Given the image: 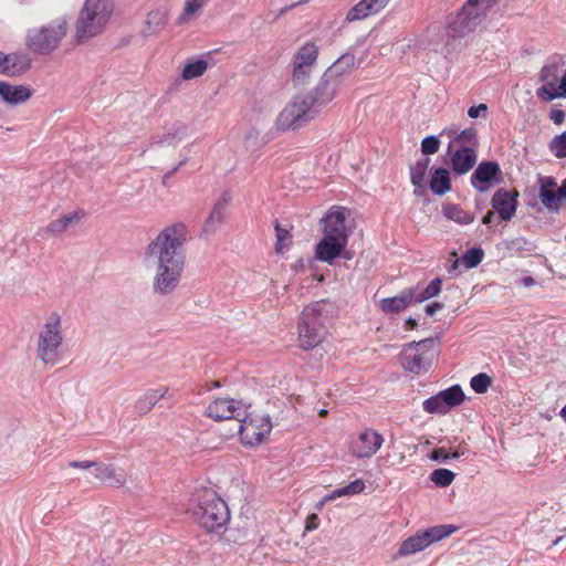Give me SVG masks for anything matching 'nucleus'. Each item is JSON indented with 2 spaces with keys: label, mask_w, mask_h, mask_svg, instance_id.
Returning a JSON list of instances; mask_svg holds the SVG:
<instances>
[{
  "label": "nucleus",
  "mask_w": 566,
  "mask_h": 566,
  "mask_svg": "<svg viewBox=\"0 0 566 566\" xmlns=\"http://www.w3.org/2000/svg\"><path fill=\"white\" fill-rule=\"evenodd\" d=\"M187 241L185 224L164 228L148 244L144 254L145 266L151 273V291L158 296L174 294L184 276Z\"/></svg>",
  "instance_id": "obj_1"
},
{
  "label": "nucleus",
  "mask_w": 566,
  "mask_h": 566,
  "mask_svg": "<svg viewBox=\"0 0 566 566\" xmlns=\"http://www.w3.org/2000/svg\"><path fill=\"white\" fill-rule=\"evenodd\" d=\"M190 514L193 521L209 533L224 530L230 520L226 502L211 490H203L197 494Z\"/></svg>",
  "instance_id": "obj_2"
},
{
  "label": "nucleus",
  "mask_w": 566,
  "mask_h": 566,
  "mask_svg": "<svg viewBox=\"0 0 566 566\" xmlns=\"http://www.w3.org/2000/svg\"><path fill=\"white\" fill-rule=\"evenodd\" d=\"M63 323L57 312L50 313L36 334L35 357L43 365L55 366L63 353Z\"/></svg>",
  "instance_id": "obj_3"
},
{
  "label": "nucleus",
  "mask_w": 566,
  "mask_h": 566,
  "mask_svg": "<svg viewBox=\"0 0 566 566\" xmlns=\"http://www.w3.org/2000/svg\"><path fill=\"white\" fill-rule=\"evenodd\" d=\"M69 28L66 15H59L46 23L30 28L25 34V46L34 54L50 55L60 48Z\"/></svg>",
  "instance_id": "obj_4"
},
{
  "label": "nucleus",
  "mask_w": 566,
  "mask_h": 566,
  "mask_svg": "<svg viewBox=\"0 0 566 566\" xmlns=\"http://www.w3.org/2000/svg\"><path fill=\"white\" fill-rule=\"evenodd\" d=\"M442 135H448L451 139L448 146L450 155V165L458 175L469 172L478 160V138L476 132L472 128L463 129L458 133L455 129H444Z\"/></svg>",
  "instance_id": "obj_5"
},
{
  "label": "nucleus",
  "mask_w": 566,
  "mask_h": 566,
  "mask_svg": "<svg viewBox=\"0 0 566 566\" xmlns=\"http://www.w3.org/2000/svg\"><path fill=\"white\" fill-rule=\"evenodd\" d=\"M114 12L112 0H85L75 24V38L87 41L103 32Z\"/></svg>",
  "instance_id": "obj_6"
},
{
  "label": "nucleus",
  "mask_w": 566,
  "mask_h": 566,
  "mask_svg": "<svg viewBox=\"0 0 566 566\" xmlns=\"http://www.w3.org/2000/svg\"><path fill=\"white\" fill-rule=\"evenodd\" d=\"M326 303L317 301L304 307L297 324L298 346L303 350H311L319 346L327 334L322 315Z\"/></svg>",
  "instance_id": "obj_7"
},
{
  "label": "nucleus",
  "mask_w": 566,
  "mask_h": 566,
  "mask_svg": "<svg viewBox=\"0 0 566 566\" xmlns=\"http://www.w3.org/2000/svg\"><path fill=\"white\" fill-rule=\"evenodd\" d=\"M311 103L304 95L294 96L279 113L275 128L279 132L297 130L308 124L317 116V109Z\"/></svg>",
  "instance_id": "obj_8"
},
{
  "label": "nucleus",
  "mask_w": 566,
  "mask_h": 566,
  "mask_svg": "<svg viewBox=\"0 0 566 566\" xmlns=\"http://www.w3.org/2000/svg\"><path fill=\"white\" fill-rule=\"evenodd\" d=\"M542 85L536 90V96L551 102L556 98H566V71L563 73L559 61L552 60L538 73Z\"/></svg>",
  "instance_id": "obj_9"
},
{
  "label": "nucleus",
  "mask_w": 566,
  "mask_h": 566,
  "mask_svg": "<svg viewBox=\"0 0 566 566\" xmlns=\"http://www.w3.org/2000/svg\"><path fill=\"white\" fill-rule=\"evenodd\" d=\"M238 433L244 446L260 444L271 432L272 422L268 415L248 411L238 420Z\"/></svg>",
  "instance_id": "obj_10"
},
{
  "label": "nucleus",
  "mask_w": 566,
  "mask_h": 566,
  "mask_svg": "<svg viewBox=\"0 0 566 566\" xmlns=\"http://www.w3.org/2000/svg\"><path fill=\"white\" fill-rule=\"evenodd\" d=\"M455 530L457 527L452 525H437L419 531L401 542L397 551V556L406 557L420 553L433 543L450 536Z\"/></svg>",
  "instance_id": "obj_11"
},
{
  "label": "nucleus",
  "mask_w": 566,
  "mask_h": 566,
  "mask_svg": "<svg viewBox=\"0 0 566 566\" xmlns=\"http://www.w3.org/2000/svg\"><path fill=\"white\" fill-rule=\"evenodd\" d=\"M434 339L427 338L406 345L401 352L402 365L411 373L419 374L434 357Z\"/></svg>",
  "instance_id": "obj_12"
},
{
  "label": "nucleus",
  "mask_w": 566,
  "mask_h": 566,
  "mask_svg": "<svg viewBox=\"0 0 566 566\" xmlns=\"http://www.w3.org/2000/svg\"><path fill=\"white\" fill-rule=\"evenodd\" d=\"M495 3L496 0H468L457 15L454 29L462 34L473 31Z\"/></svg>",
  "instance_id": "obj_13"
},
{
  "label": "nucleus",
  "mask_w": 566,
  "mask_h": 566,
  "mask_svg": "<svg viewBox=\"0 0 566 566\" xmlns=\"http://www.w3.org/2000/svg\"><path fill=\"white\" fill-rule=\"evenodd\" d=\"M465 395L459 385H453L437 392L422 402L424 412L429 415H447L451 409L463 403Z\"/></svg>",
  "instance_id": "obj_14"
},
{
  "label": "nucleus",
  "mask_w": 566,
  "mask_h": 566,
  "mask_svg": "<svg viewBox=\"0 0 566 566\" xmlns=\"http://www.w3.org/2000/svg\"><path fill=\"white\" fill-rule=\"evenodd\" d=\"M348 241L335 238L333 235L323 234L322 239L316 243L314 249V256L316 260L326 262L329 265L334 264L338 258L352 260L353 252L347 248Z\"/></svg>",
  "instance_id": "obj_15"
},
{
  "label": "nucleus",
  "mask_w": 566,
  "mask_h": 566,
  "mask_svg": "<svg viewBox=\"0 0 566 566\" xmlns=\"http://www.w3.org/2000/svg\"><path fill=\"white\" fill-rule=\"evenodd\" d=\"M384 436L371 428H364L350 442L349 451L357 459L371 458L384 444Z\"/></svg>",
  "instance_id": "obj_16"
},
{
  "label": "nucleus",
  "mask_w": 566,
  "mask_h": 566,
  "mask_svg": "<svg viewBox=\"0 0 566 566\" xmlns=\"http://www.w3.org/2000/svg\"><path fill=\"white\" fill-rule=\"evenodd\" d=\"M318 57V48L307 42L302 45L293 59V77L297 82L305 81L314 71Z\"/></svg>",
  "instance_id": "obj_17"
},
{
  "label": "nucleus",
  "mask_w": 566,
  "mask_h": 566,
  "mask_svg": "<svg viewBox=\"0 0 566 566\" xmlns=\"http://www.w3.org/2000/svg\"><path fill=\"white\" fill-rule=\"evenodd\" d=\"M248 408L249 407L240 400L220 397L208 405L206 415L214 420H239L245 415V409Z\"/></svg>",
  "instance_id": "obj_18"
},
{
  "label": "nucleus",
  "mask_w": 566,
  "mask_h": 566,
  "mask_svg": "<svg viewBox=\"0 0 566 566\" xmlns=\"http://www.w3.org/2000/svg\"><path fill=\"white\" fill-rule=\"evenodd\" d=\"M347 214L345 208H331L321 221L323 234L348 241L352 230L346 224Z\"/></svg>",
  "instance_id": "obj_19"
},
{
  "label": "nucleus",
  "mask_w": 566,
  "mask_h": 566,
  "mask_svg": "<svg viewBox=\"0 0 566 566\" xmlns=\"http://www.w3.org/2000/svg\"><path fill=\"white\" fill-rule=\"evenodd\" d=\"M343 87L344 85L324 74L314 91L304 96L312 101V107L317 109L318 114L321 108L329 104Z\"/></svg>",
  "instance_id": "obj_20"
},
{
  "label": "nucleus",
  "mask_w": 566,
  "mask_h": 566,
  "mask_svg": "<svg viewBox=\"0 0 566 566\" xmlns=\"http://www.w3.org/2000/svg\"><path fill=\"white\" fill-rule=\"evenodd\" d=\"M517 197L518 192L516 190L501 188L495 191L491 205L502 220L509 221L514 217L517 209Z\"/></svg>",
  "instance_id": "obj_21"
},
{
  "label": "nucleus",
  "mask_w": 566,
  "mask_h": 566,
  "mask_svg": "<svg viewBox=\"0 0 566 566\" xmlns=\"http://www.w3.org/2000/svg\"><path fill=\"white\" fill-rule=\"evenodd\" d=\"M501 172L496 161H482L478 165L471 176V185L480 192H485L490 188V182Z\"/></svg>",
  "instance_id": "obj_22"
},
{
  "label": "nucleus",
  "mask_w": 566,
  "mask_h": 566,
  "mask_svg": "<svg viewBox=\"0 0 566 566\" xmlns=\"http://www.w3.org/2000/svg\"><path fill=\"white\" fill-rule=\"evenodd\" d=\"M94 476L99 482L112 488H122L127 481V474L123 468L102 462L97 463Z\"/></svg>",
  "instance_id": "obj_23"
},
{
  "label": "nucleus",
  "mask_w": 566,
  "mask_h": 566,
  "mask_svg": "<svg viewBox=\"0 0 566 566\" xmlns=\"http://www.w3.org/2000/svg\"><path fill=\"white\" fill-rule=\"evenodd\" d=\"M84 217L85 212L83 210L69 211L52 220L45 227V232L51 235H61L69 229L80 226Z\"/></svg>",
  "instance_id": "obj_24"
},
{
  "label": "nucleus",
  "mask_w": 566,
  "mask_h": 566,
  "mask_svg": "<svg viewBox=\"0 0 566 566\" xmlns=\"http://www.w3.org/2000/svg\"><path fill=\"white\" fill-rule=\"evenodd\" d=\"M390 0H360L346 14V21L354 22L381 11Z\"/></svg>",
  "instance_id": "obj_25"
},
{
  "label": "nucleus",
  "mask_w": 566,
  "mask_h": 566,
  "mask_svg": "<svg viewBox=\"0 0 566 566\" xmlns=\"http://www.w3.org/2000/svg\"><path fill=\"white\" fill-rule=\"evenodd\" d=\"M412 303H415L412 290L406 289L398 295L380 300L379 308L385 314H398L407 310Z\"/></svg>",
  "instance_id": "obj_26"
},
{
  "label": "nucleus",
  "mask_w": 566,
  "mask_h": 566,
  "mask_svg": "<svg viewBox=\"0 0 566 566\" xmlns=\"http://www.w3.org/2000/svg\"><path fill=\"white\" fill-rule=\"evenodd\" d=\"M355 64V56L346 54L340 56L324 74L345 86Z\"/></svg>",
  "instance_id": "obj_27"
},
{
  "label": "nucleus",
  "mask_w": 566,
  "mask_h": 566,
  "mask_svg": "<svg viewBox=\"0 0 566 566\" xmlns=\"http://www.w3.org/2000/svg\"><path fill=\"white\" fill-rule=\"evenodd\" d=\"M539 182V199L543 206L548 210H558L563 196L559 193V189L555 191L557 186L555 179L553 177H543Z\"/></svg>",
  "instance_id": "obj_28"
},
{
  "label": "nucleus",
  "mask_w": 566,
  "mask_h": 566,
  "mask_svg": "<svg viewBox=\"0 0 566 566\" xmlns=\"http://www.w3.org/2000/svg\"><path fill=\"white\" fill-rule=\"evenodd\" d=\"M32 95L25 85H12L3 82L0 85V98L9 105H18L27 102Z\"/></svg>",
  "instance_id": "obj_29"
},
{
  "label": "nucleus",
  "mask_w": 566,
  "mask_h": 566,
  "mask_svg": "<svg viewBox=\"0 0 566 566\" xmlns=\"http://www.w3.org/2000/svg\"><path fill=\"white\" fill-rule=\"evenodd\" d=\"M168 395L169 388L166 386L148 389L138 398L135 403V409L140 415L148 413L159 400L166 398Z\"/></svg>",
  "instance_id": "obj_30"
},
{
  "label": "nucleus",
  "mask_w": 566,
  "mask_h": 566,
  "mask_svg": "<svg viewBox=\"0 0 566 566\" xmlns=\"http://www.w3.org/2000/svg\"><path fill=\"white\" fill-rule=\"evenodd\" d=\"M31 66V59L25 53H10L7 54L4 74L15 76L24 73Z\"/></svg>",
  "instance_id": "obj_31"
},
{
  "label": "nucleus",
  "mask_w": 566,
  "mask_h": 566,
  "mask_svg": "<svg viewBox=\"0 0 566 566\" xmlns=\"http://www.w3.org/2000/svg\"><path fill=\"white\" fill-rule=\"evenodd\" d=\"M229 202V198L224 195L217 203L213 206L206 223L203 227V231L208 234L213 233L223 222L224 211L227 205Z\"/></svg>",
  "instance_id": "obj_32"
},
{
  "label": "nucleus",
  "mask_w": 566,
  "mask_h": 566,
  "mask_svg": "<svg viewBox=\"0 0 566 566\" xmlns=\"http://www.w3.org/2000/svg\"><path fill=\"white\" fill-rule=\"evenodd\" d=\"M429 165L430 159L422 158L410 168V179L415 186V195L417 196H422L424 192L426 176Z\"/></svg>",
  "instance_id": "obj_33"
},
{
  "label": "nucleus",
  "mask_w": 566,
  "mask_h": 566,
  "mask_svg": "<svg viewBox=\"0 0 566 566\" xmlns=\"http://www.w3.org/2000/svg\"><path fill=\"white\" fill-rule=\"evenodd\" d=\"M429 187L437 196H443L451 189L449 171L444 168H437L430 179Z\"/></svg>",
  "instance_id": "obj_34"
},
{
  "label": "nucleus",
  "mask_w": 566,
  "mask_h": 566,
  "mask_svg": "<svg viewBox=\"0 0 566 566\" xmlns=\"http://www.w3.org/2000/svg\"><path fill=\"white\" fill-rule=\"evenodd\" d=\"M442 211H443V216L447 219L454 221L462 226L470 224L475 219L473 213L463 210L458 205H451V203L444 205Z\"/></svg>",
  "instance_id": "obj_35"
},
{
  "label": "nucleus",
  "mask_w": 566,
  "mask_h": 566,
  "mask_svg": "<svg viewBox=\"0 0 566 566\" xmlns=\"http://www.w3.org/2000/svg\"><path fill=\"white\" fill-rule=\"evenodd\" d=\"M208 70V62L205 59L188 60L181 71V78L190 81L200 77Z\"/></svg>",
  "instance_id": "obj_36"
},
{
  "label": "nucleus",
  "mask_w": 566,
  "mask_h": 566,
  "mask_svg": "<svg viewBox=\"0 0 566 566\" xmlns=\"http://www.w3.org/2000/svg\"><path fill=\"white\" fill-rule=\"evenodd\" d=\"M208 0H186L184 10L178 18L179 24L188 23L189 21L201 14Z\"/></svg>",
  "instance_id": "obj_37"
},
{
  "label": "nucleus",
  "mask_w": 566,
  "mask_h": 566,
  "mask_svg": "<svg viewBox=\"0 0 566 566\" xmlns=\"http://www.w3.org/2000/svg\"><path fill=\"white\" fill-rule=\"evenodd\" d=\"M186 134V129L182 126L171 127L167 132L157 135L155 137V143L159 146H172L175 147L177 144H179Z\"/></svg>",
  "instance_id": "obj_38"
},
{
  "label": "nucleus",
  "mask_w": 566,
  "mask_h": 566,
  "mask_svg": "<svg viewBox=\"0 0 566 566\" xmlns=\"http://www.w3.org/2000/svg\"><path fill=\"white\" fill-rule=\"evenodd\" d=\"M166 22H167V17L164 11H160V10L151 11L148 13V15L146 18L145 32L148 35L157 34L164 28Z\"/></svg>",
  "instance_id": "obj_39"
},
{
  "label": "nucleus",
  "mask_w": 566,
  "mask_h": 566,
  "mask_svg": "<svg viewBox=\"0 0 566 566\" xmlns=\"http://www.w3.org/2000/svg\"><path fill=\"white\" fill-rule=\"evenodd\" d=\"M441 279H434L421 292H419L417 287H409L412 290L415 303H422L431 297L437 296L441 292Z\"/></svg>",
  "instance_id": "obj_40"
},
{
  "label": "nucleus",
  "mask_w": 566,
  "mask_h": 566,
  "mask_svg": "<svg viewBox=\"0 0 566 566\" xmlns=\"http://www.w3.org/2000/svg\"><path fill=\"white\" fill-rule=\"evenodd\" d=\"M275 237L276 244L275 251L277 253H283L287 250L292 243V235L289 229L281 227L277 222L275 223Z\"/></svg>",
  "instance_id": "obj_41"
},
{
  "label": "nucleus",
  "mask_w": 566,
  "mask_h": 566,
  "mask_svg": "<svg viewBox=\"0 0 566 566\" xmlns=\"http://www.w3.org/2000/svg\"><path fill=\"white\" fill-rule=\"evenodd\" d=\"M483 258L484 251L481 248L475 247L465 251L461 261L465 269H473L482 262Z\"/></svg>",
  "instance_id": "obj_42"
},
{
  "label": "nucleus",
  "mask_w": 566,
  "mask_h": 566,
  "mask_svg": "<svg viewBox=\"0 0 566 566\" xmlns=\"http://www.w3.org/2000/svg\"><path fill=\"white\" fill-rule=\"evenodd\" d=\"M455 474L448 469H437L430 474V480L439 488H447L454 481Z\"/></svg>",
  "instance_id": "obj_43"
},
{
  "label": "nucleus",
  "mask_w": 566,
  "mask_h": 566,
  "mask_svg": "<svg viewBox=\"0 0 566 566\" xmlns=\"http://www.w3.org/2000/svg\"><path fill=\"white\" fill-rule=\"evenodd\" d=\"M549 150L556 158H566V133H562L552 139Z\"/></svg>",
  "instance_id": "obj_44"
},
{
  "label": "nucleus",
  "mask_w": 566,
  "mask_h": 566,
  "mask_svg": "<svg viewBox=\"0 0 566 566\" xmlns=\"http://www.w3.org/2000/svg\"><path fill=\"white\" fill-rule=\"evenodd\" d=\"M491 382H492L491 377L484 373H481L471 378L470 385H471V388L476 394H484L491 386Z\"/></svg>",
  "instance_id": "obj_45"
},
{
  "label": "nucleus",
  "mask_w": 566,
  "mask_h": 566,
  "mask_svg": "<svg viewBox=\"0 0 566 566\" xmlns=\"http://www.w3.org/2000/svg\"><path fill=\"white\" fill-rule=\"evenodd\" d=\"M244 143L248 148H258V147L263 146L266 142H265L264 137L261 135L260 129H258L255 127H251L245 133Z\"/></svg>",
  "instance_id": "obj_46"
},
{
  "label": "nucleus",
  "mask_w": 566,
  "mask_h": 566,
  "mask_svg": "<svg viewBox=\"0 0 566 566\" xmlns=\"http://www.w3.org/2000/svg\"><path fill=\"white\" fill-rule=\"evenodd\" d=\"M464 450H454L452 453H449L444 448H437L431 453V460L447 462L450 459H459L464 455Z\"/></svg>",
  "instance_id": "obj_47"
},
{
  "label": "nucleus",
  "mask_w": 566,
  "mask_h": 566,
  "mask_svg": "<svg viewBox=\"0 0 566 566\" xmlns=\"http://www.w3.org/2000/svg\"><path fill=\"white\" fill-rule=\"evenodd\" d=\"M440 149V140L437 136H427L421 142V151L424 155H433Z\"/></svg>",
  "instance_id": "obj_48"
},
{
  "label": "nucleus",
  "mask_w": 566,
  "mask_h": 566,
  "mask_svg": "<svg viewBox=\"0 0 566 566\" xmlns=\"http://www.w3.org/2000/svg\"><path fill=\"white\" fill-rule=\"evenodd\" d=\"M365 482L361 479H357L344 486L346 496L359 494L365 490Z\"/></svg>",
  "instance_id": "obj_49"
},
{
  "label": "nucleus",
  "mask_w": 566,
  "mask_h": 566,
  "mask_svg": "<svg viewBox=\"0 0 566 566\" xmlns=\"http://www.w3.org/2000/svg\"><path fill=\"white\" fill-rule=\"evenodd\" d=\"M98 462H95V461H88V460H83V461H71L69 463V467L70 468H73V469H80V470H90V469H94V471L96 470V465H97Z\"/></svg>",
  "instance_id": "obj_50"
},
{
  "label": "nucleus",
  "mask_w": 566,
  "mask_h": 566,
  "mask_svg": "<svg viewBox=\"0 0 566 566\" xmlns=\"http://www.w3.org/2000/svg\"><path fill=\"white\" fill-rule=\"evenodd\" d=\"M488 112L486 104H480L478 106H472L468 111V115L471 118H478L479 116H485Z\"/></svg>",
  "instance_id": "obj_51"
},
{
  "label": "nucleus",
  "mask_w": 566,
  "mask_h": 566,
  "mask_svg": "<svg viewBox=\"0 0 566 566\" xmlns=\"http://www.w3.org/2000/svg\"><path fill=\"white\" fill-rule=\"evenodd\" d=\"M318 524H319V518H318L317 514L313 513V514L308 515L306 518L305 530L306 531L316 530L318 527Z\"/></svg>",
  "instance_id": "obj_52"
},
{
  "label": "nucleus",
  "mask_w": 566,
  "mask_h": 566,
  "mask_svg": "<svg viewBox=\"0 0 566 566\" xmlns=\"http://www.w3.org/2000/svg\"><path fill=\"white\" fill-rule=\"evenodd\" d=\"M549 118L556 124L560 125L565 120V113L562 109H552Z\"/></svg>",
  "instance_id": "obj_53"
},
{
  "label": "nucleus",
  "mask_w": 566,
  "mask_h": 566,
  "mask_svg": "<svg viewBox=\"0 0 566 566\" xmlns=\"http://www.w3.org/2000/svg\"><path fill=\"white\" fill-rule=\"evenodd\" d=\"M340 496H346L344 488H339V489L334 490L331 494L326 495L323 499V502H329V501H333V500H335L337 497H340Z\"/></svg>",
  "instance_id": "obj_54"
},
{
  "label": "nucleus",
  "mask_w": 566,
  "mask_h": 566,
  "mask_svg": "<svg viewBox=\"0 0 566 566\" xmlns=\"http://www.w3.org/2000/svg\"><path fill=\"white\" fill-rule=\"evenodd\" d=\"M442 304L441 303H438V302H434V303H431L429 305L426 306L424 311H426V314L429 315V316H432L434 315L437 312H439L440 310H442Z\"/></svg>",
  "instance_id": "obj_55"
},
{
  "label": "nucleus",
  "mask_w": 566,
  "mask_h": 566,
  "mask_svg": "<svg viewBox=\"0 0 566 566\" xmlns=\"http://www.w3.org/2000/svg\"><path fill=\"white\" fill-rule=\"evenodd\" d=\"M461 263H462L461 259H455L448 269L449 274L458 275L460 273L459 268H460Z\"/></svg>",
  "instance_id": "obj_56"
},
{
  "label": "nucleus",
  "mask_w": 566,
  "mask_h": 566,
  "mask_svg": "<svg viewBox=\"0 0 566 566\" xmlns=\"http://www.w3.org/2000/svg\"><path fill=\"white\" fill-rule=\"evenodd\" d=\"M493 217H494V212L493 211H488L486 214L483 217L482 219V222L484 224H490L493 220Z\"/></svg>",
  "instance_id": "obj_57"
},
{
  "label": "nucleus",
  "mask_w": 566,
  "mask_h": 566,
  "mask_svg": "<svg viewBox=\"0 0 566 566\" xmlns=\"http://www.w3.org/2000/svg\"><path fill=\"white\" fill-rule=\"evenodd\" d=\"M6 61H7V54H4L3 52H0V73H3V74H4Z\"/></svg>",
  "instance_id": "obj_58"
},
{
  "label": "nucleus",
  "mask_w": 566,
  "mask_h": 566,
  "mask_svg": "<svg viewBox=\"0 0 566 566\" xmlns=\"http://www.w3.org/2000/svg\"><path fill=\"white\" fill-rule=\"evenodd\" d=\"M522 284L526 287H531L535 284V281L532 276H526L522 280Z\"/></svg>",
  "instance_id": "obj_59"
},
{
  "label": "nucleus",
  "mask_w": 566,
  "mask_h": 566,
  "mask_svg": "<svg viewBox=\"0 0 566 566\" xmlns=\"http://www.w3.org/2000/svg\"><path fill=\"white\" fill-rule=\"evenodd\" d=\"M406 326L409 329H413L417 326V321L411 318V317H409V318L406 319Z\"/></svg>",
  "instance_id": "obj_60"
},
{
  "label": "nucleus",
  "mask_w": 566,
  "mask_h": 566,
  "mask_svg": "<svg viewBox=\"0 0 566 566\" xmlns=\"http://www.w3.org/2000/svg\"><path fill=\"white\" fill-rule=\"evenodd\" d=\"M559 193L563 196V198H566V179L563 181L559 188Z\"/></svg>",
  "instance_id": "obj_61"
},
{
  "label": "nucleus",
  "mask_w": 566,
  "mask_h": 566,
  "mask_svg": "<svg viewBox=\"0 0 566 566\" xmlns=\"http://www.w3.org/2000/svg\"><path fill=\"white\" fill-rule=\"evenodd\" d=\"M559 416L566 421V405L562 408Z\"/></svg>",
  "instance_id": "obj_62"
},
{
  "label": "nucleus",
  "mask_w": 566,
  "mask_h": 566,
  "mask_svg": "<svg viewBox=\"0 0 566 566\" xmlns=\"http://www.w3.org/2000/svg\"><path fill=\"white\" fill-rule=\"evenodd\" d=\"M326 415H327V410H326V409H321V410L318 411V416H319V417H325Z\"/></svg>",
  "instance_id": "obj_63"
},
{
  "label": "nucleus",
  "mask_w": 566,
  "mask_h": 566,
  "mask_svg": "<svg viewBox=\"0 0 566 566\" xmlns=\"http://www.w3.org/2000/svg\"><path fill=\"white\" fill-rule=\"evenodd\" d=\"M316 280L318 282H323L324 281V276L322 274H319V275L316 276Z\"/></svg>",
  "instance_id": "obj_64"
}]
</instances>
